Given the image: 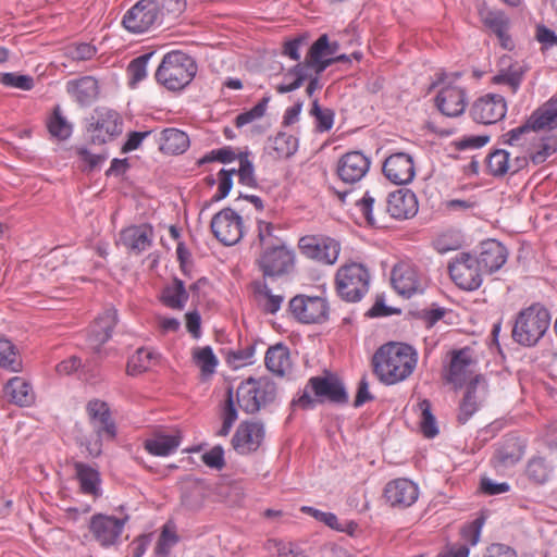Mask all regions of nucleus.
I'll use <instances>...</instances> for the list:
<instances>
[{
    "label": "nucleus",
    "mask_w": 557,
    "mask_h": 557,
    "mask_svg": "<svg viewBox=\"0 0 557 557\" xmlns=\"http://www.w3.org/2000/svg\"><path fill=\"white\" fill-rule=\"evenodd\" d=\"M372 363L379 380L386 385H394L412 374L418 363V352L408 344L389 342L374 352Z\"/></svg>",
    "instance_id": "1"
},
{
    "label": "nucleus",
    "mask_w": 557,
    "mask_h": 557,
    "mask_svg": "<svg viewBox=\"0 0 557 557\" xmlns=\"http://www.w3.org/2000/svg\"><path fill=\"white\" fill-rule=\"evenodd\" d=\"M197 70V64L190 55L173 50L163 55L154 76L168 90L180 91L191 83Z\"/></svg>",
    "instance_id": "2"
},
{
    "label": "nucleus",
    "mask_w": 557,
    "mask_h": 557,
    "mask_svg": "<svg viewBox=\"0 0 557 557\" xmlns=\"http://www.w3.org/2000/svg\"><path fill=\"white\" fill-rule=\"evenodd\" d=\"M549 324L548 310L539 305H532L517 314L512 327V338L519 345L532 347L545 335Z\"/></svg>",
    "instance_id": "3"
},
{
    "label": "nucleus",
    "mask_w": 557,
    "mask_h": 557,
    "mask_svg": "<svg viewBox=\"0 0 557 557\" xmlns=\"http://www.w3.org/2000/svg\"><path fill=\"white\" fill-rule=\"evenodd\" d=\"M329 400L335 404H346L348 395L341 381L334 376H312L301 391L299 396L293 400V405L301 409H312L315 404Z\"/></svg>",
    "instance_id": "4"
},
{
    "label": "nucleus",
    "mask_w": 557,
    "mask_h": 557,
    "mask_svg": "<svg viewBox=\"0 0 557 557\" xmlns=\"http://www.w3.org/2000/svg\"><path fill=\"white\" fill-rule=\"evenodd\" d=\"M276 397V385L269 377H249L243 381L236 389L238 407L246 413H256Z\"/></svg>",
    "instance_id": "5"
},
{
    "label": "nucleus",
    "mask_w": 557,
    "mask_h": 557,
    "mask_svg": "<svg viewBox=\"0 0 557 557\" xmlns=\"http://www.w3.org/2000/svg\"><path fill=\"white\" fill-rule=\"evenodd\" d=\"M338 296L347 302L360 301L369 290L370 273L357 262L342 265L335 276Z\"/></svg>",
    "instance_id": "6"
},
{
    "label": "nucleus",
    "mask_w": 557,
    "mask_h": 557,
    "mask_svg": "<svg viewBox=\"0 0 557 557\" xmlns=\"http://www.w3.org/2000/svg\"><path fill=\"white\" fill-rule=\"evenodd\" d=\"M163 23L159 0H138L122 18V25L132 34H144Z\"/></svg>",
    "instance_id": "7"
},
{
    "label": "nucleus",
    "mask_w": 557,
    "mask_h": 557,
    "mask_svg": "<svg viewBox=\"0 0 557 557\" xmlns=\"http://www.w3.org/2000/svg\"><path fill=\"white\" fill-rule=\"evenodd\" d=\"M530 70L531 66L525 60H518L504 54L496 64V71L491 77V83L505 87L511 95H516Z\"/></svg>",
    "instance_id": "8"
},
{
    "label": "nucleus",
    "mask_w": 557,
    "mask_h": 557,
    "mask_svg": "<svg viewBox=\"0 0 557 557\" xmlns=\"http://www.w3.org/2000/svg\"><path fill=\"white\" fill-rule=\"evenodd\" d=\"M481 267L476 257L461 252L448 265L454 283L461 289L475 290L482 284Z\"/></svg>",
    "instance_id": "9"
},
{
    "label": "nucleus",
    "mask_w": 557,
    "mask_h": 557,
    "mask_svg": "<svg viewBox=\"0 0 557 557\" xmlns=\"http://www.w3.org/2000/svg\"><path fill=\"white\" fill-rule=\"evenodd\" d=\"M391 283L393 288L406 298L423 293L426 287L425 277L414 264L407 261H400L394 265Z\"/></svg>",
    "instance_id": "10"
},
{
    "label": "nucleus",
    "mask_w": 557,
    "mask_h": 557,
    "mask_svg": "<svg viewBox=\"0 0 557 557\" xmlns=\"http://www.w3.org/2000/svg\"><path fill=\"white\" fill-rule=\"evenodd\" d=\"M211 231L225 246L237 244L244 235L243 218L231 208H224L213 215Z\"/></svg>",
    "instance_id": "11"
},
{
    "label": "nucleus",
    "mask_w": 557,
    "mask_h": 557,
    "mask_svg": "<svg viewBox=\"0 0 557 557\" xmlns=\"http://www.w3.org/2000/svg\"><path fill=\"white\" fill-rule=\"evenodd\" d=\"M300 252L309 259L323 264H334L339 256V244L326 236L307 235L299 239Z\"/></svg>",
    "instance_id": "12"
},
{
    "label": "nucleus",
    "mask_w": 557,
    "mask_h": 557,
    "mask_svg": "<svg viewBox=\"0 0 557 557\" xmlns=\"http://www.w3.org/2000/svg\"><path fill=\"white\" fill-rule=\"evenodd\" d=\"M265 436L264 425L260 421L240 422L233 437L232 447L239 455H249L259 449Z\"/></svg>",
    "instance_id": "13"
},
{
    "label": "nucleus",
    "mask_w": 557,
    "mask_h": 557,
    "mask_svg": "<svg viewBox=\"0 0 557 557\" xmlns=\"http://www.w3.org/2000/svg\"><path fill=\"white\" fill-rule=\"evenodd\" d=\"M488 396V384L486 380L476 375L466 387L465 394L459 404L457 420L459 423H467L475 412L479 411Z\"/></svg>",
    "instance_id": "14"
},
{
    "label": "nucleus",
    "mask_w": 557,
    "mask_h": 557,
    "mask_svg": "<svg viewBox=\"0 0 557 557\" xmlns=\"http://www.w3.org/2000/svg\"><path fill=\"white\" fill-rule=\"evenodd\" d=\"M506 112V100L498 94H486L478 98L470 109L472 119L482 124H494L503 120Z\"/></svg>",
    "instance_id": "15"
},
{
    "label": "nucleus",
    "mask_w": 557,
    "mask_h": 557,
    "mask_svg": "<svg viewBox=\"0 0 557 557\" xmlns=\"http://www.w3.org/2000/svg\"><path fill=\"white\" fill-rule=\"evenodd\" d=\"M292 314L302 323H320L327 317V304L321 297L295 296L289 301Z\"/></svg>",
    "instance_id": "16"
},
{
    "label": "nucleus",
    "mask_w": 557,
    "mask_h": 557,
    "mask_svg": "<svg viewBox=\"0 0 557 557\" xmlns=\"http://www.w3.org/2000/svg\"><path fill=\"white\" fill-rule=\"evenodd\" d=\"M294 258V252L283 244L264 249L258 262L265 276H280L292 270Z\"/></svg>",
    "instance_id": "17"
},
{
    "label": "nucleus",
    "mask_w": 557,
    "mask_h": 557,
    "mask_svg": "<svg viewBox=\"0 0 557 557\" xmlns=\"http://www.w3.org/2000/svg\"><path fill=\"white\" fill-rule=\"evenodd\" d=\"M436 107L446 116L461 115L468 104L467 90L463 86L449 82L441 87L436 96Z\"/></svg>",
    "instance_id": "18"
},
{
    "label": "nucleus",
    "mask_w": 557,
    "mask_h": 557,
    "mask_svg": "<svg viewBox=\"0 0 557 557\" xmlns=\"http://www.w3.org/2000/svg\"><path fill=\"white\" fill-rule=\"evenodd\" d=\"M125 523L126 518L120 519L113 516L98 513L91 517L89 530L101 546L109 547L117 542Z\"/></svg>",
    "instance_id": "19"
},
{
    "label": "nucleus",
    "mask_w": 557,
    "mask_h": 557,
    "mask_svg": "<svg viewBox=\"0 0 557 557\" xmlns=\"http://www.w3.org/2000/svg\"><path fill=\"white\" fill-rule=\"evenodd\" d=\"M383 173L395 185L411 183L416 176L413 157L406 152L392 153L383 163Z\"/></svg>",
    "instance_id": "20"
},
{
    "label": "nucleus",
    "mask_w": 557,
    "mask_h": 557,
    "mask_svg": "<svg viewBox=\"0 0 557 557\" xmlns=\"http://www.w3.org/2000/svg\"><path fill=\"white\" fill-rule=\"evenodd\" d=\"M384 497L393 508L406 509L418 500L419 487L409 479H395L385 485Z\"/></svg>",
    "instance_id": "21"
},
{
    "label": "nucleus",
    "mask_w": 557,
    "mask_h": 557,
    "mask_svg": "<svg viewBox=\"0 0 557 557\" xmlns=\"http://www.w3.org/2000/svg\"><path fill=\"white\" fill-rule=\"evenodd\" d=\"M371 160L361 151H349L337 163V175L346 184L360 182L369 172Z\"/></svg>",
    "instance_id": "22"
},
{
    "label": "nucleus",
    "mask_w": 557,
    "mask_h": 557,
    "mask_svg": "<svg viewBox=\"0 0 557 557\" xmlns=\"http://www.w3.org/2000/svg\"><path fill=\"white\" fill-rule=\"evenodd\" d=\"M90 124L92 141L106 143L122 133V120L114 110L101 108L96 110Z\"/></svg>",
    "instance_id": "23"
},
{
    "label": "nucleus",
    "mask_w": 557,
    "mask_h": 557,
    "mask_svg": "<svg viewBox=\"0 0 557 557\" xmlns=\"http://www.w3.org/2000/svg\"><path fill=\"white\" fill-rule=\"evenodd\" d=\"M475 358L469 347L454 350L451 352L449 368L446 379L455 385H461L474 371Z\"/></svg>",
    "instance_id": "24"
},
{
    "label": "nucleus",
    "mask_w": 557,
    "mask_h": 557,
    "mask_svg": "<svg viewBox=\"0 0 557 557\" xmlns=\"http://www.w3.org/2000/svg\"><path fill=\"white\" fill-rule=\"evenodd\" d=\"M153 228L149 224L131 225L120 233L119 243L136 255L152 246Z\"/></svg>",
    "instance_id": "25"
},
{
    "label": "nucleus",
    "mask_w": 557,
    "mask_h": 557,
    "mask_svg": "<svg viewBox=\"0 0 557 557\" xmlns=\"http://www.w3.org/2000/svg\"><path fill=\"white\" fill-rule=\"evenodd\" d=\"M418 199L410 189H398L387 197L386 210L392 218L397 220L409 219L417 214Z\"/></svg>",
    "instance_id": "26"
},
{
    "label": "nucleus",
    "mask_w": 557,
    "mask_h": 557,
    "mask_svg": "<svg viewBox=\"0 0 557 557\" xmlns=\"http://www.w3.org/2000/svg\"><path fill=\"white\" fill-rule=\"evenodd\" d=\"M116 321L117 312L114 308L106 309L95 320L88 334V343L92 349L98 350L102 344L109 341Z\"/></svg>",
    "instance_id": "27"
},
{
    "label": "nucleus",
    "mask_w": 557,
    "mask_h": 557,
    "mask_svg": "<svg viewBox=\"0 0 557 557\" xmlns=\"http://www.w3.org/2000/svg\"><path fill=\"white\" fill-rule=\"evenodd\" d=\"M67 94L82 107L94 103L99 96L98 81L92 76H83L66 83Z\"/></svg>",
    "instance_id": "28"
},
{
    "label": "nucleus",
    "mask_w": 557,
    "mask_h": 557,
    "mask_svg": "<svg viewBox=\"0 0 557 557\" xmlns=\"http://www.w3.org/2000/svg\"><path fill=\"white\" fill-rule=\"evenodd\" d=\"M507 258V248L500 242L490 239L481 245V251L476 260L482 269L493 273L505 264Z\"/></svg>",
    "instance_id": "29"
},
{
    "label": "nucleus",
    "mask_w": 557,
    "mask_h": 557,
    "mask_svg": "<svg viewBox=\"0 0 557 557\" xmlns=\"http://www.w3.org/2000/svg\"><path fill=\"white\" fill-rule=\"evenodd\" d=\"M524 455V445L517 437L506 438L496 449L492 462L497 470L515 466Z\"/></svg>",
    "instance_id": "30"
},
{
    "label": "nucleus",
    "mask_w": 557,
    "mask_h": 557,
    "mask_svg": "<svg viewBox=\"0 0 557 557\" xmlns=\"http://www.w3.org/2000/svg\"><path fill=\"white\" fill-rule=\"evenodd\" d=\"M180 444V432H159L147 438L144 443V447L150 455L165 457L175 453Z\"/></svg>",
    "instance_id": "31"
},
{
    "label": "nucleus",
    "mask_w": 557,
    "mask_h": 557,
    "mask_svg": "<svg viewBox=\"0 0 557 557\" xmlns=\"http://www.w3.org/2000/svg\"><path fill=\"white\" fill-rule=\"evenodd\" d=\"M267 369L276 376H285L292 371L289 349L283 344L268 348L264 357Z\"/></svg>",
    "instance_id": "32"
},
{
    "label": "nucleus",
    "mask_w": 557,
    "mask_h": 557,
    "mask_svg": "<svg viewBox=\"0 0 557 557\" xmlns=\"http://www.w3.org/2000/svg\"><path fill=\"white\" fill-rule=\"evenodd\" d=\"M529 121L531 128L535 132L557 128V97L550 98L533 111Z\"/></svg>",
    "instance_id": "33"
},
{
    "label": "nucleus",
    "mask_w": 557,
    "mask_h": 557,
    "mask_svg": "<svg viewBox=\"0 0 557 557\" xmlns=\"http://www.w3.org/2000/svg\"><path fill=\"white\" fill-rule=\"evenodd\" d=\"M330 40L326 34L321 35L311 46L308 59L305 64L314 67L315 74L320 75L330 65L333 64L332 58H330Z\"/></svg>",
    "instance_id": "34"
},
{
    "label": "nucleus",
    "mask_w": 557,
    "mask_h": 557,
    "mask_svg": "<svg viewBox=\"0 0 557 557\" xmlns=\"http://www.w3.org/2000/svg\"><path fill=\"white\" fill-rule=\"evenodd\" d=\"M74 469L82 493L94 497L99 496L101 494L99 471L84 462H75Z\"/></svg>",
    "instance_id": "35"
},
{
    "label": "nucleus",
    "mask_w": 557,
    "mask_h": 557,
    "mask_svg": "<svg viewBox=\"0 0 557 557\" xmlns=\"http://www.w3.org/2000/svg\"><path fill=\"white\" fill-rule=\"evenodd\" d=\"M4 395L17 406H29L35 400V394L30 384L20 376H14L4 386Z\"/></svg>",
    "instance_id": "36"
},
{
    "label": "nucleus",
    "mask_w": 557,
    "mask_h": 557,
    "mask_svg": "<svg viewBox=\"0 0 557 557\" xmlns=\"http://www.w3.org/2000/svg\"><path fill=\"white\" fill-rule=\"evenodd\" d=\"M189 294L182 280L174 277L173 281L166 284L160 295L161 302L173 310H183L188 301Z\"/></svg>",
    "instance_id": "37"
},
{
    "label": "nucleus",
    "mask_w": 557,
    "mask_h": 557,
    "mask_svg": "<svg viewBox=\"0 0 557 557\" xmlns=\"http://www.w3.org/2000/svg\"><path fill=\"white\" fill-rule=\"evenodd\" d=\"M524 474L532 484L543 485L553 476L554 466L547 459L534 456L528 460Z\"/></svg>",
    "instance_id": "38"
},
{
    "label": "nucleus",
    "mask_w": 557,
    "mask_h": 557,
    "mask_svg": "<svg viewBox=\"0 0 557 557\" xmlns=\"http://www.w3.org/2000/svg\"><path fill=\"white\" fill-rule=\"evenodd\" d=\"M255 296L262 310L270 314H275L282 307L284 296L273 294L265 282H256L253 284Z\"/></svg>",
    "instance_id": "39"
},
{
    "label": "nucleus",
    "mask_w": 557,
    "mask_h": 557,
    "mask_svg": "<svg viewBox=\"0 0 557 557\" xmlns=\"http://www.w3.org/2000/svg\"><path fill=\"white\" fill-rule=\"evenodd\" d=\"M188 147L189 138L183 131L177 128H166L162 132L160 148L165 153H183Z\"/></svg>",
    "instance_id": "40"
},
{
    "label": "nucleus",
    "mask_w": 557,
    "mask_h": 557,
    "mask_svg": "<svg viewBox=\"0 0 557 557\" xmlns=\"http://www.w3.org/2000/svg\"><path fill=\"white\" fill-rule=\"evenodd\" d=\"M91 426L98 438L94 444H89L87 446V450L90 456L98 457L101 454V442L113 441L115 438L116 425L112 417H109L104 420H99L98 422L91 424Z\"/></svg>",
    "instance_id": "41"
},
{
    "label": "nucleus",
    "mask_w": 557,
    "mask_h": 557,
    "mask_svg": "<svg viewBox=\"0 0 557 557\" xmlns=\"http://www.w3.org/2000/svg\"><path fill=\"white\" fill-rule=\"evenodd\" d=\"M479 16L483 25L497 37H503L505 30H508L509 20L502 11L491 10L485 3H483L479 9Z\"/></svg>",
    "instance_id": "42"
},
{
    "label": "nucleus",
    "mask_w": 557,
    "mask_h": 557,
    "mask_svg": "<svg viewBox=\"0 0 557 557\" xmlns=\"http://www.w3.org/2000/svg\"><path fill=\"white\" fill-rule=\"evenodd\" d=\"M270 148L275 152L277 159H287L292 157L298 149V139L285 132H278L274 137L269 139Z\"/></svg>",
    "instance_id": "43"
},
{
    "label": "nucleus",
    "mask_w": 557,
    "mask_h": 557,
    "mask_svg": "<svg viewBox=\"0 0 557 557\" xmlns=\"http://www.w3.org/2000/svg\"><path fill=\"white\" fill-rule=\"evenodd\" d=\"M0 367L11 372H18L22 369V361L15 345L4 337H0Z\"/></svg>",
    "instance_id": "44"
},
{
    "label": "nucleus",
    "mask_w": 557,
    "mask_h": 557,
    "mask_svg": "<svg viewBox=\"0 0 557 557\" xmlns=\"http://www.w3.org/2000/svg\"><path fill=\"white\" fill-rule=\"evenodd\" d=\"M309 76L308 65L298 63L284 76V83L276 87L277 92L287 94L298 89Z\"/></svg>",
    "instance_id": "45"
},
{
    "label": "nucleus",
    "mask_w": 557,
    "mask_h": 557,
    "mask_svg": "<svg viewBox=\"0 0 557 557\" xmlns=\"http://www.w3.org/2000/svg\"><path fill=\"white\" fill-rule=\"evenodd\" d=\"M193 359L201 371L203 377L210 376L215 372L218 358L210 346L197 347L193 351Z\"/></svg>",
    "instance_id": "46"
},
{
    "label": "nucleus",
    "mask_w": 557,
    "mask_h": 557,
    "mask_svg": "<svg viewBox=\"0 0 557 557\" xmlns=\"http://www.w3.org/2000/svg\"><path fill=\"white\" fill-rule=\"evenodd\" d=\"M222 426L216 432L218 436H227L238 419L237 408L233 398L232 389L227 391L226 399L221 411Z\"/></svg>",
    "instance_id": "47"
},
{
    "label": "nucleus",
    "mask_w": 557,
    "mask_h": 557,
    "mask_svg": "<svg viewBox=\"0 0 557 557\" xmlns=\"http://www.w3.org/2000/svg\"><path fill=\"white\" fill-rule=\"evenodd\" d=\"M48 129L51 136L65 140L73 132L72 124L62 115L61 109L57 107L48 121Z\"/></svg>",
    "instance_id": "48"
},
{
    "label": "nucleus",
    "mask_w": 557,
    "mask_h": 557,
    "mask_svg": "<svg viewBox=\"0 0 557 557\" xmlns=\"http://www.w3.org/2000/svg\"><path fill=\"white\" fill-rule=\"evenodd\" d=\"M420 416V429L422 434L428 438H433L438 434V428L431 411V403L428 399H423L418 404Z\"/></svg>",
    "instance_id": "49"
},
{
    "label": "nucleus",
    "mask_w": 557,
    "mask_h": 557,
    "mask_svg": "<svg viewBox=\"0 0 557 557\" xmlns=\"http://www.w3.org/2000/svg\"><path fill=\"white\" fill-rule=\"evenodd\" d=\"M157 358V354L146 349V348H139L137 349L136 354L132 356V358L128 360L127 363V371L129 374L134 375L140 372H144L148 370L152 363L153 360Z\"/></svg>",
    "instance_id": "50"
},
{
    "label": "nucleus",
    "mask_w": 557,
    "mask_h": 557,
    "mask_svg": "<svg viewBox=\"0 0 557 557\" xmlns=\"http://www.w3.org/2000/svg\"><path fill=\"white\" fill-rule=\"evenodd\" d=\"M151 55V53L141 54L129 62L126 72L131 87H135L139 82L146 78L147 65Z\"/></svg>",
    "instance_id": "51"
},
{
    "label": "nucleus",
    "mask_w": 557,
    "mask_h": 557,
    "mask_svg": "<svg viewBox=\"0 0 557 557\" xmlns=\"http://www.w3.org/2000/svg\"><path fill=\"white\" fill-rule=\"evenodd\" d=\"M509 156L510 152L504 149H497L490 153L487 158V169L494 176H503L509 173Z\"/></svg>",
    "instance_id": "52"
},
{
    "label": "nucleus",
    "mask_w": 557,
    "mask_h": 557,
    "mask_svg": "<svg viewBox=\"0 0 557 557\" xmlns=\"http://www.w3.org/2000/svg\"><path fill=\"white\" fill-rule=\"evenodd\" d=\"M0 83L5 87L25 91L33 89L35 86L33 76L13 72L2 73L0 75Z\"/></svg>",
    "instance_id": "53"
},
{
    "label": "nucleus",
    "mask_w": 557,
    "mask_h": 557,
    "mask_svg": "<svg viewBox=\"0 0 557 557\" xmlns=\"http://www.w3.org/2000/svg\"><path fill=\"white\" fill-rule=\"evenodd\" d=\"M269 101V96L263 97L253 108L238 114L235 119V126L237 128H242L243 126L261 119L267 112Z\"/></svg>",
    "instance_id": "54"
},
{
    "label": "nucleus",
    "mask_w": 557,
    "mask_h": 557,
    "mask_svg": "<svg viewBox=\"0 0 557 557\" xmlns=\"http://www.w3.org/2000/svg\"><path fill=\"white\" fill-rule=\"evenodd\" d=\"M275 226L265 221L258 222V238L262 250L285 244L274 234Z\"/></svg>",
    "instance_id": "55"
},
{
    "label": "nucleus",
    "mask_w": 557,
    "mask_h": 557,
    "mask_svg": "<svg viewBox=\"0 0 557 557\" xmlns=\"http://www.w3.org/2000/svg\"><path fill=\"white\" fill-rule=\"evenodd\" d=\"M96 46L88 42H76L65 48V57L72 61H88L97 54Z\"/></svg>",
    "instance_id": "56"
},
{
    "label": "nucleus",
    "mask_w": 557,
    "mask_h": 557,
    "mask_svg": "<svg viewBox=\"0 0 557 557\" xmlns=\"http://www.w3.org/2000/svg\"><path fill=\"white\" fill-rule=\"evenodd\" d=\"M310 114L315 119L318 131L327 132L333 127L334 112L331 109H322L317 99L312 102Z\"/></svg>",
    "instance_id": "57"
},
{
    "label": "nucleus",
    "mask_w": 557,
    "mask_h": 557,
    "mask_svg": "<svg viewBox=\"0 0 557 557\" xmlns=\"http://www.w3.org/2000/svg\"><path fill=\"white\" fill-rule=\"evenodd\" d=\"M238 160L239 169L235 173L238 174L239 183L248 187H255L257 185L255 168L252 162L249 160L248 154H239Z\"/></svg>",
    "instance_id": "58"
},
{
    "label": "nucleus",
    "mask_w": 557,
    "mask_h": 557,
    "mask_svg": "<svg viewBox=\"0 0 557 557\" xmlns=\"http://www.w3.org/2000/svg\"><path fill=\"white\" fill-rule=\"evenodd\" d=\"M557 151V135H549L542 139L537 151L532 153L531 160L535 164H541L546 161L548 157Z\"/></svg>",
    "instance_id": "59"
},
{
    "label": "nucleus",
    "mask_w": 557,
    "mask_h": 557,
    "mask_svg": "<svg viewBox=\"0 0 557 557\" xmlns=\"http://www.w3.org/2000/svg\"><path fill=\"white\" fill-rule=\"evenodd\" d=\"M178 542V537L175 531L168 525H164L161 535L159 537L156 554L159 557H168L171 548Z\"/></svg>",
    "instance_id": "60"
},
{
    "label": "nucleus",
    "mask_w": 557,
    "mask_h": 557,
    "mask_svg": "<svg viewBox=\"0 0 557 557\" xmlns=\"http://www.w3.org/2000/svg\"><path fill=\"white\" fill-rule=\"evenodd\" d=\"M79 161L83 163L82 168L84 171H95L101 168L107 157L100 153H91L86 148H79L77 150Z\"/></svg>",
    "instance_id": "61"
},
{
    "label": "nucleus",
    "mask_w": 557,
    "mask_h": 557,
    "mask_svg": "<svg viewBox=\"0 0 557 557\" xmlns=\"http://www.w3.org/2000/svg\"><path fill=\"white\" fill-rule=\"evenodd\" d=\"M300 511L304 513H307V515L311 516L312 518H314L315 520L324 523L332 530L341 529L339 520L336 517V515L333 512H325V511L319 510L311 506H302L300 508Z\"/></svg>",
    "instance_id": "62"
},
{
    "label": "nucleus",
    "mask_w": 557,
    "mask_h": 557,
    "mask_svg": "<svg viewBox=\"0 0 557 557\" xmlns=\"http://www.w3.org/2000/svg\"><path fill=\"white\" fill-rule=\"evenodd\" d=\"M236 172L235 169L232 170H225L222 169L219 174V186H218V193L213 196L214 201H220L224 199L231 191L233 187V175Z\"/></svg>",
    "instance_id": "63"
},
{
    "label": "nucleus",
    "mask_w": 557,
    "mask_h": 557,
    "mask_svg": "<svg viewBox=\"0 0 557 557\" xmlns=\"http://www.w3.org/2000/svg\"><path fill=\"white\" fill-rule=\"evenodd\" d=\"M87 412L90 419V424L111 417L108 404L99 399L90 400L87 404Z\"/></svg>",
    "instance_id": "64"
}]
</instances>
